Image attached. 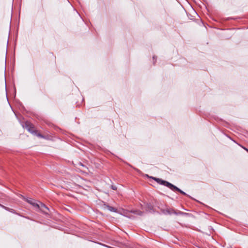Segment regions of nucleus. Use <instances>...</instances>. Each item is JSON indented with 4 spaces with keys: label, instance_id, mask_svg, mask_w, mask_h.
I'll return each mask as SVG.
<instances>
[{
    "label": "nucleus",
    "instance_id": "nucleus-4",
    "mask_svg": "<svg viewBox=\"0 0 248 248\" xmlns=\"http://www.w3.org/2000/svg\"><path fill=\"white\" fill-rule=\"evenodd\" d=\"M107 210L111 211V212H118V211L116 209L112 207H111V206H107L106 207H105Z\"/></svg>",
    "mask_w": 248,
    "mask_h": 248
},
{
    "label": "nucleus",
    "instance_id": "nucleus-3",
    "mask_svg": "<svg viewBox=\"0 0 248 248\" xmlns=\"http://www.w3.org/2000/svg\"><path fill=\"white\" fill-rule=\"evenodd\" d=\"M38 208H40L41 210H42L43 212H46V210H48V208L46 206V205L41 202H39V206H38Z\"/></svg>",
    "mask_w": 248,
    "mask_h": 248
},
{
    "label": "nucleus",
    "instance_id": "nucleus-2",
    "mask_svg": "<svg viewBox=\"0 0 248 248\" xmlns=\"http://www.w3.org/2000/svg\"><path fill=\"white\" fill-rule=\"evenodd\" d=\"M27 202L30 204H31V205H32V206H33L37 208L38 206H39V202L38 203V202H36L34 200H33L32 199L27 200Z\"/></svg>",
    "mask_w": 248,
    "mask_h": 248
},
{
    "label": "nucleus",
    "instance_id": "nucleus-6",
    "mask_svg": "<svg viewBox=\"0 0 248 248\" xmlns=\"http://www.w3.org/2000/svg\"><path fill=\"white\" fill-rule=\"evenodd\" d=\"M112 188H113V189H116L115 187H114V186H113V187H112Z\"/></svg>",
    "mask_w": 248,
    "mask_h": 248
},
{
    "label": "nucleus",
    "instance_id": "nucleus-5",
    "mask_svg": "<svg viewBox=\"0 0 248 248\" xmlns=\"http://www.w3.org/2000/svg\"><path fill=\"white\" fill-rule=\"evenodd\" d=\"M37 136L40 137H43L40 134H37Z\"/></svg>",
    "mask_w": 248,
    "mask_h": 248
},
{
    "label": "nucleus",
    "instance_id": "nucleus-1",
    "mask_svg": "<svg viewBox=\"0 0 248 248\" xmlns=\"http://www.w3.org/2000/svg\"><path fill=\"white\" fill-rule=\"evenodd\" d=\"M154 179L158 183H160L161 184H163L164 185H165L166 186H167L169 187V188H170L172 190H178L180 192H181V193L183 194H185V193L184 192H183V191H182L181 190H180L179 188H178V187H177L176 186H173V185H172L171 184L168 182H166V181H162V180H161L160 179H159L158 178H154Z\"/></svg>",
    "mask_w": 248,
    "mask_h": 248
},
{
    "label": "nucleus",
    "instance_id": "nucleus-7",
    "mask_svg": "<svg viewBox=\"0 0 248 248\" xmlns=\"http://www.w3.org/2000/svg\"><path fill=\"white\" fill-rule=\"evenodd\" d=\"M248 152V150H246Z\"/></svg>",
    "mask_w": 248,
    "mask_h": 248
}]
</instances>
